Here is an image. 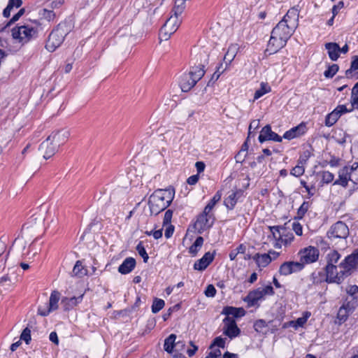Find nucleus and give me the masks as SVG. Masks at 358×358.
<instances>
[{"instance_id": "obj_54", "label": "nucleus", "mask_w": 358, "mask_h": 358, "mask_svg": "<svg viewBox=\"0 0 358 358\" xmlns=\"http://www.w3.org/2000/svg\"><path fill=\"white\" fill-rule=\"evenodd\" d=\"M292 229L295 232V234L298 236H301L303 234V228L300 223L297 222H294L292 223Z\"/></svg>"}, {"instance_id": "obj_28", "label": "nucleus", "mask_w": 358, "mask_h": 358, "mask_svg": "<svg viewBox=\"0 0 358 358\" xmlns=\"http://www.w3.org/2000/svg\"><path fill=\"white\" fill-rule=\"evenodd\" d=\"M83 297V294H81L78 297L64 298L62 300V305L63 306L64 310H69L73 308L78 303L81 302Z\"/></svg>"}, {"instance_id": "obj_32", "label": "nucleus", "mask_w": 358, "mask_h": 358, "mask_svg": "<svg viewBox=\"0 0 358 358\" xmlns=\"http://www.w3.org/2000/svg\"><path fill=\"white\" fill-rule=\"evenodd\" d=\"M340 258L341 255L337 251H330L327 255V266H336L335 264H336L338 262Z\"/></svg>"}, {"instance_id": "obj_39", "label": "nucleus", "mask_w": 358, "mask_h": 358, "mask_svg": "<svg viewBox=\"0 0 358 358\" xmlns=\"http://www.w3.org/2000/svg\"><path fill=\"white\" fill-rule=\"evenodd\" d=\"M310 206V204L308 201H303V203L299 207V208L298 209L297 215L296 218L299 220L302 219L304 217L305 214L308 210Z\"/></svg>"}, {"instance_id": "obj_62", "label": "nucleus", "mask_w": 358, "mask_h": 358, "mask_svg": "<svg viewBox=\"0 0 358 358\" xmlns=\"http://www.w3.org/2000/svg\"><path fill=\"white\" fill-rule=\"evenodd\" d=\"M24 9L21 8L15 15L13 16V17L10 20V22H14L18 20V19L24 14Z\"/></svg>"}, {"instance_id": "obj_43", "label": "nucleus", "mask_w": 358, "mask_h": 358, "mask_svg": "<svg viewBox=\"0 0 358 358\" xmlns=\"http://www.w3.org/2000/svg\"><path fill=\"white\" fill-rule=\"evenodd\" d=\"M304 172L305 169L303 166V163L301 161H299L298 164L291 170L290 174L296 177H299L302 176Z\"/></svg>"}, {"instance_id": "obj_40", "label": "nucleus", "mask_w": 358, "mask_h": 358, "mask_svg": "<svg viewBox=\"0 0 358 358\" xmlns=\"http://www.w3.org/2000/svg\"><path fill=\"white\" fill-rule=\"evenodd\" d=\"M268 229L274 239H278V236L282 235L283 231H286L285 227L282 225L268 227Z\"/></svg>"}, {"instance_id": "obj_35", "label": "nucleus", "mask_w": 358, "mask_h": 358, "mask_svg": "<svg viewBox=\"0 0 358 358\" xmlns=\"http://www.w3.org/2000/svg\"><path fill=\"white\" fill-rule=\"evenodd\" d=\"M271 91L270 86L265 83H261V87L256 90L255 95H254V101L255 100H257L262 96H264L265 94L268 93Z\"/></svg>"}, {"instance_id": "obj_34", "label": "nucleus", "mask_w": 358, "mask_h": 358, "mask_svg": "<svg viewBox=\"0 0 358 358\" xmlns=\"http://www.w3.org/2000/svg\"><path fill=\"white\" fill-rule=\"evenodd\" d=\"M358 70V56H354L351 62L350 68L345 71V76L351 78L354 76V71Z\"/></svg>"}, {"instance_id": "obj_16", "label": "nucleus", "mask_w": 358, "mask_h": 358, "mask_svg": "<svg viewBox=\"0 0 358 358\" xmlns=\"http://www.w3.org/2000/svg\"><path fill=\"white\" fill-rule=\"evenodd\" d=\"M303 268V263L289 261L282 264L279 268L278 272L281 275H288L293 273L301 271Z\"/></svg>"}, {"instance_id": "obj_27", "label": "nucleus", "mask_w": 358, "mask_h": 358, "mask_svg": "<svg viewBox=\"0 0 358 358\" xmlns=\"http://www.w3.org/2000/svg\"><path fill=\"white\" fill-rule=\"evenodd\" d=\"M325 48L327 50L329 58L332 61H336L339 57L340 46L336 43H327Z\"/></svg>"}, {"instance_id": "obj_64", "label": "nucleus", "mask_w": 358, "mask_h": 358, "mask_svg": "<svg viewBox=\"0 0 358 358\" xmlns=\"http://www.w3.org/2000/svg\"><path fill=\"white\" fill-rule=\"evenodd\" d=\"M49 338L55 344H56V345L59 344L58 336H57V333L55 331H52V332L50 333Z\"/></svg>"}, {"instance_id": "obj_37", "label": "nucleus", "mask_w": 358, "mask_h": 358, "mask_svg": "<svg viewBox=\"0 0 358 358\" xmlns=\"http://www.w3.org/2000/svg\"><path fill=\"white\" fill-rule=\"evenodd\" d=\"M352 111L355 108H358V82L355 85L352 89L351 99H350Z\"/></svg>"}, {"instance_id": "obj_24", "label": "nucleus", "mask_w": 358, "mask_h": 358, "mask_svg": "<svg viewBox=\"0 0 358 358\" xmlns=\"http://www.w3.org/2000/svg\"><path fill=\"white\" fill-rule=\"evenodd\" d=\"M222 313L227 315L226 317H241L245 315V310L243 308L227 306L224 308Z\"/></svg>"}, {"instance_id": "obj_15", "label": "nucleus", "mask_w": 358, "mask_h": 358, "mask_svg": "<svg viewBox=\"0 0 358 358\" xmlns=\"http://www.w3.org/2000/svg\"><path fill=\"white\" fill-rule=\"evenodd\" d=\"M60 299V294L57 291H53L50 296L49 304L47 308L38 307V313L41 316H47L51 311L57 310L58 302Z\"/></svg>"}, {"instance_id": "obj_42", "label": "nucleus", "mask_w": 358, "mask_h": 358, "mask_svg": "<svg viewBox=\"0 0 358 358\" xmlns=\"http://www.w3.org/2000/svg\"><path fill=\"white\" fill-rule=\"evenodd\" d=\"M165 305V302L164 300L160 299H155L152 305V312L153 313H157L160 311Z\"/></svg>"}, {"instance_id": "obj_31", "label": "nucleus", "mask_w": 358, "mask_h": 358, "mask_svg": "<svg viewBox=\"0 0 358 358\" xmlns=\"http://www.w3.org/2000/svg\"><path fill=\"white\" fill-rule=\"evenodd\" d=\"M176 336L173 334L165 339L164 348V350L166 351L168 353H174L175 345L176 344Z\"/></svg>"}, {"instance_id": "obj_10", "label": "nucleus", "mask_w": 358, "mask_h": 358, "mask_svg": "<svg viewBox=\"0 0 358 358\" xmlns=\"http://www.w3.org/2000/svg\"><path fill=\"white\" fill-rule=\"evenodd\" d=\"M358 264V249L347 256L338 265L339 269L342 270L345 276L350 275L351 271L354 270Z\"/></svg>"}, {"instance_id": "obj_8", "label": "nucleus", "mask_w": 358, "mask_h": 358, "mask_svg": "<svg viewBox=\"0 0 358 358\" xmlns=\"http://www.w3.org/2000/svg\"><path fill=\"white\" fill-rule=\"evenodd\" d=\"M348 236V227L341 221H338L333 224L327 232V236L331 241L337 239L345 240Z\"/></svg>"}, {"instance_id": "obj_51", "label": "nucleus", "mask_w": 358, "mask_h": 358, "mask_svg": "<svg viewBox=\"0 0 358 358\" xmlns=\"http://www.w3.org/2000/svg\"><path fill=\"white\" fill-rule=\"evenodd\" d=\"M266 327V323L264 320H257L254 324L255 330L257 332H262L263 329Z\"/></svg>"}, {"instance_id": "obj_53", "label": "nucleus", "mask_w": 358, "mask_h": 358, "mask_svg": "<svg viewBox=\"0 0 358 358\" xmlns=\"http://www.w3.org/2000/svg\"><path fill=\"white\" fill-rule=\"evenodd\" d=\"M307 321V316L298 318L296 321L290 322L291 326L297 328L298 327H303Z\"/></svg>"}, {"instance_id": "obj_38", "label": "nucleus", "mask_w": 358, "mask_h": 358, "mask_svg": "<svg viewBox=\"0 0 358 358\" xmlns=\"http://www.w3.org/2000/svg\"><path fill=\"white\" fill-rule=\"evenodd\" d=\"M278 238L281 240V242L285 245H287L291 244V243L293 241L294 238V236L292 233H286V231H283L282 235H279Z\"/></svg>"}, {"instance_id": "obj_11", "label": "nucleus", "mask_w": 358, "mask_h": 358, "mask_svg": "<svg viewBox=\"0 0 358 358\" xmlns=\"http://www.w3.org/2000/svg\"><path fill=\"white\" fill-rule=\"evenodd\" d=\"M300 256V263H303V266L305 264H311L315 262L319 257V250L315 247L309 246L303 250H301L299 252Z\"/></svg>"}, {"instance_id": "obj_36", "label": "nucleus", "mask_w": 358, "mask_h": 358, "mask_svg": "<svg viewBox=\"0 0 358 358\" xmlns=\"http://www.w3.org/2000/svg\"><path fill=\"white\" fill-rule=\"evenodd\" d=\"M222 194L220 192H216V194L213 196L209 203L206 205L204 208L205 213H210V211L215 206L217 202H218L221 199Z\"/></svg>"}, {"instance_id": "obj_7", "label": "nucleus", "mask_w": 358, "mask_h": 358, "mask_svg": "<svg viewBox=\"0 0 358 358\" xmlns=\"http://www.w3.org/2000/svg\"><path fill=\"white\" fill-rule=\"evenodd\" d=\"M36 29L29 25L16 26L12 29L13 39L20 43L24 44L36 37Z\"/></svg>"}, {"instance_id": "obj_33", "label": "nucleus", "mask_w": 358, "mask_h": 358, "mask_svg": "<svg viewBox=\"0 0 358 358\" xmlns=\"http://www.w3.org/2000/svg\"><path fill=\"white\" fill-rule=\"evenodd\" d=\"M203 243V238L201 236H199L195 240L194 243L189 247V252L192 255L195 256L199 249L201 248Z\"/></svg>"}, {"instance_id": "obj_45", "label": "nucleus", "mask_w": 358, "mask_h": 358, "mask_svg": "<svg viewBox=\"0 0 358 358\" xmlns=\"http://www.w3.org/2000/svg\"><path fill=\"white\" fill-rule=\"evenodd\" d=\"M320 175L322 177V182L326 184L331 182L334 179V175L328 171H321Z\"/></svg>"}, {"instance_id": "obj_1", "label": "nucleus", "mask_w": 358, "mask_h": 358, "mask_svg": "<svg viewBox=\"0 0 358 358\" xmlns=\"http://www.w3.org/2000/svg\"><path fill=\"white\" fill-rule=\"evenodd\" d=\"M296 28V27L287 24L286 22L280 21L271 31L267 51H269L271 54L283 48Z\"/></svg>"}, {"instance_id": "obj_52", "label": "nucleus", "mask_w": 358, "mask_h": 358, "mask_svg": "<svg viewBox=\"0 0 358 358\" xmlns=\"http://www.w3.org/2000/svg\"><path fill=\"white\" fill-rule=\"evenodd\" d=\"M215 345L224 348L225 346V340L221 337H216L210 345V348L212 349Z\"/></svg>"}, {"instance_id": "obj_26", "label": "nucleus", "mask_w": 358, "mask_h": 358, "mask_svg": "<svg viewBox=\"0 0 358 358\" xmlns=\"http://www.w3.org/2000/svg\"><path fill=\"white\" fill-rule=\"evenodd\" d=\"M136 266V260L133 257L126 258L119 266L118 271L122 274L129 273Z\"/></svg>"}, {"instance_id": "obj_6", "label": "nucleus", "mask_w": 358, "mask_h": 358, "mask_svg": "<svg viewBox=\"0 0 358 358\" xmlns=\"http://www.w3.org/2000/svg\"><path fill=\"white\" fill-rule=\"evenodd\" d=\"M349 181L358 185V162H354L351 166H346L340 169L338 178L334 181V185L346 187Z\"/></svg>"}, {"instance_id": "obj_44", "label": "nucleus", "mask_w": 358, "mask_h": 358, "mask_svg": "<svg viewBox=\"0 0 358 358\" xmlns=\"http://www.w3.org/2000/svg\"><path fill=\"white\" fill-rule=\"evenodd\" d=\"M73 273L75 275H77L79 277L83 276L86 274V270L84 269L80 261L76 262V263L73 267Z\"/></svg>"}, {"instance_id": "obj_19", "label": "nucleus", "mask_w": 358, "mask_h": 358, "mask_svg": "<svg viewBox=\"0 0 358 358\" xmlns=\"http://www.w3.org/2000/svg\"><path fill=\"white\" fill-rule=\"evenodd\" d=\"M69 136V131L62 129L56 132H52L48 136V138L52 141L54 145L58 149L60 145L64 144L68 141Z\"/></svg>"}, {"instance_id": "obj_49", "label": "nucleus", "mask_w": 358, "mask_h": 358, "mask_svg": "<svg viewBox=\"0 0 358 358\" xmlns=\"http://www.w3.org/2000/svg\"><path fill=\"white\" fill-rule=\"evenodd\" d=\"M20 339L25 341L27 344H29L31 338V330L26 327L22 332L20 336Z\"/></svg>"}, {"instance_id": "obj_29", "label": "nucleus", "mask_w": 358, "mask_h": 358, "mask_svg": "<svg viewBox=\"0 0 358 358\" xmlns=\"http://www.w3.org/2000/svg\"><path fill=\"white\" fill-rule=\"evenodd\" d=\"M241 194V191H237L230 194L224 200V205L229 210H232L237 203V201Z\"/></svg>"}, {"instance_id": "obj_46", "label": "nucleus", "mask_w": 358, "mask_h": 358, "mask_svg": "<svg viewBox=\"0 0 358 358\" xmlns=\"http://www.w3.org/2000/svg\"><path fill=\"white\" fill-rule=\"evenodd\" d=\"M41 15L44 19L47 20L49 22L54 20L56 15L52 10H50L48 8L43 9L41 10Z\"/></svg>"}, {"instance_id": "obj_21", "label": "nucleus", "mask_w": 358, "mask_h": 358, "mask_svg": "<svg viewBox=\"0 0 358 358\" xmlns=\"http://www.w3.org/2000/svg\"><path fill=\"white\" fill-rule=\"evenodd\" d=\"M306 131V127L304 123H301L296 127H294L287 131L284 135L283 138L287 140H291L294 138H297L305 134Z\"/></svg>"}, {"instance_id": "obj_3", "label": "nucleus", "mask_w": 358, "mask_h": 358, "mask_svg": "<svg viewBox=\"0 0 358 358\" xmlns=\"http://www.w3.org/2000/svg\"><path fill=\"white\" fill-rule=\"evenodd\" d=\"M182 3L183 1L182 0L175 1V4L172 10L173 14L166 21L159 31V38L161 41H167L178 29L182 22L180 16L184 11Z\"/></svg>"}, {"instance_id": "obj_48", "label": "nucleus", "mask_w": 358, "mask_h": 358, "mask_svg": "<svg viewBox=\"0 0 358 358\" xmlns=\"http://www.w3.org/2000/svg\"><path fill=\"white\" fill-rule=\"evenodd\" d=\"M6 250V245L3 243H0V263H2L5 266L9 255V252L3 256V253Z\"/></svg>"}, {"instance_id": "obj_59", "label": "nucleus", "mask_w": 358, "mask_h": 358, "mask_svg": "<svg viewBox=\"0 0 358 358\" xmlns=\"http://www.w3.org/2000/svg\"><path fill=\"white\" fill-rule=\"evenodd\" d=\"M247 154L239 151L237 155L235 156V159L236 162L242 163L245 161Z\"/></svg>"}, {"instance_id": "obj_18", "label": "nucleus", "mask_w": 358, "mask_h": 358, "mask_svg": "<svg viewBox=\"0 0 358 358\" xmlns=\"http://www.w3.org/2000/svg\"><path fill=\"white\" fill-rule=\"evenodd\" d=\"M258 139L260 143H263L266 141H273L275 142L282 141V137L273 132L269 124L266 125L262 129Z\"/></svg>"}, {"instance_id": "obj_56", "label": "nucleus", "mask_w": 358, "mask_h": 358, "mask_svg": "<svg viewBox=\"0 0 358 358\" xmlns=\"http://www.w3.org/2000/svg\"><path fill=\"white\" fill-rule=\"evenodd\" d=\"M172 215H173V211L171 210H168L166 211V213L164 214V221H163L164 225L169 224L171 222Z\"/></svg>"}, {"instance_id": "obj_14", "label": "nucleus", "mask_w": 358, "mask_h": 358, "mask_svg": "<svg viewBox=\"0 0 358 358\" xmlns=\"http://www.w3.org/2000/svg\"><path fill=\"white\" fill-rule=\"evenodd\" d=\"M352 109H348L345 105H338L331 113H329L325 118V125L333 126L344 113L351 112Z\"/></svg>"}, {"instance_id": "obj_4", "label": "nucleus", "mask_w": 358, "mask_h": 358, "mask_svg": "<svg viewBox=\"0 0 358 358\" xmlns=\"http://www.w3.org/2000/svg\"><path fill=\"white\" fill-rule=\"evenodd\" d=\"M201 63L197 66L192 67L188 73L182 75L180 80V86L182 92L189 91L205 74L204 64Z\"/></svg>"}, {"instance_id": "obj_22", "label": "nucleus", "mask_w": 358, "mask_h": 358, "mask_svg": "<svg viewBox=\"0 0 358 358\" xmlns=\"http://www.w3.org/2000/svg\"><path fill=\"white\" fill-rule=\"evenodd\" d=\"M214 254L208 252L194 264V268L197 271H203L213 262Z\"/></svg>"}, {"instance_id": "obj_5", "label": "nucleus", "mask_w": 358, "mask_h": 358, "mask_svg": "<svg viewBox=\"0 0 358 358\" xmlns=\"http://www.w3.org/2000/svg\"><path fill=\"white\" fill-rule=\"evenodd\" d=\"M70 31V27L66 23H60L50 34L45 44L49 52H54L63 43L64 38Z\"/></svg>"}, {"instance_id": "obj_17", "label": "nucleus", "mask_w": 358, "mask_h": 358, "mask_svg": "<svg viewBox=\"0 0 358 358\" xmlns=\"http://www.w3.org/2000/svg\"><path fill=\"white\" fill-rule=\"evenodd\" d=\"M223 322L224 325L223 333L224 335L227 336L230 338H233L240 334L241 330L237 327L234 318L225 317Z\"/></svg>"}, {"instance_id": "obj_25", "label": "nucleus", "mask_w": 358, "mask_h": 358, "mask_svg": "<svg viewBox=\"0 0 358 358\" xmlns=\"http://www.w3.org/2000/svg\"><path fill=\"white\" fill-rule=\"evenodd\" d=\"M239 50V47L238 44H231L227 52H226L224 57V62L225 63V69H227L229 65L231 63V62L234 59L238 51Z\"/></svg>"}, {"instance_id": "obj_12", "label": "nucleus", "mask_w": 358, "mask_h": 358, "mask_svg": "<svg viewBox=\"0 0 358 358\" xmlns=\"http://www.w3.org/2000/svg\"><path fill=\"white\" fill-rule=\"evenodd\" d=\"M213 223V214L205 213L204 211L198 216L194 223V228L199 234L209 229Z\"/></svg>"}, {"instance_id": "obj_30", "label": "nucleus", "mask_w": 358, "mask_h": 358, "mask_svg": "<svg viewBox=\"0 0 358 358\" xmlns=\"http://www.w3.org/2000/svg\"><path fill=\"white\" fill-rule=\"evenodd\" d=\"M254 259L259 267H266L272 261V257L269 254H256Z\"/></svg>"}, {"instance_id": "obj_58", "label": "nucleus", "mask_w": 358, "mask_h": 358, "mask_svg": "<svg viewBox=\"0 0 358 358\" xmlns=\"http://www.w3.org/2000/svg\"><path fill=\"white\" fill-rule=\"evenodd\" d=\"M343 7L344 3L343 1H339L338 4L334 5L332 8V13L334 14V16H336L338 14L339 10H341Z\"/></svg>"}, {"instance_id": "obj_9", "label": "nucleus", "mask_w": 358, "mask_h": 358, "mask_svg": "<svg viewBox=\"0 0 358 358\" xmlns=\"http://www.w3.org/2000/svg\"><path fill=\"white\" fill-rule=\"evenodd\" d=\"M274 290L271 285H266L264 287H259L257 289L249 292L246 296L245 301L250 306H255L258 301L262 299L265 296H272L274 294Z\"/></svg>"}, {"instance_id": "obj_23", "label": "nucleus", "mask_w": 358, "mask_h": 358, "mask_svg": "<svg viewBox=\"0 0 358 358\" xmlns=\"http://www.w3.org/2000/svg\"><path fill=\"white\" fill-rule=\"evenodd\" d=\"M299 10L296 7L290 8L282 20L296 27L298 26Z\"/></svg>"}, {"instance_id": "obj_13", "label": "nucleus", "mask_w": 358, "mask_h": 358, "mask_svg": "<svg viewBox=\"0 0 358 358\" xmlns=\"http://www.w3.org/2000/svg\"><path fill=\"white\" fill-rule=\"evenodd\" d=\"M338 266H326V278L325 281L327 282H336L340 284L345 278L342 270L338 271Z\"/></svg>"}, {"instance_id": "obj_57", "label": "nucleus", "mask_w": 358, "mask_h": 358, "mask_svg": "<svg viewBox=\"0 0 358 358\" xmlns=\"http://www.w3.org/2000/svg\"><path fill=\"white\" fill-rule=\"evenodd\" d=\"M338 317L340 320L345 321L347 318V309L344 306L340 308L338 313Z\"/></svg>"}, {"instance_id": "obj_60", "label": "nucleus", "mask_w": 358, "mask_h": 358, "mask_svg": "<svg viewBox=\"0 0 358 358\" xmlns=\"http://www.w3.org/2000/svg\"><path fill=\"white\" fill-rule=\"evenodd\" d=\"M22 3V0H9L8 4L9 5V7H11L13 9L14 7L17 8L20 7Z\"/></svg>"}, {"instance_id": "obj_20", "label": "nucleus", "mask_w": 358, "mask_h": 358, "mask_svg": "<svg viewBox=\"0 0 358 358\" xmlns=\"http://www.w3.org/2000/svg\"><path fill=\"white\" fill-rule=\"evenodd\" d=\"M57 148L54 145L48 137L44 141L39 147V150L43 154L45 159L50 158L57 151Z\"/></svg>"}, {"instance_id": "obj_2", "label": "nucleus", "mask_w": 358, "mask_h": 358, "mask_svg": "<svg viewBox=\"0 0 358 358\" xmlns=\"http://www.w3.org/2000/svg\"><path fill=\"white\" fill-rule=\"evenodd\" d=\"M175 195L173 188L155 190L149 197L148 206L150 215H158L164 210L172 202Z\"/></svg>"}, {"instance_id": "obj_41", "label": "nucleus", "mask_w": 358, "mask_h": 358, "mask_svg": "<svg viewBox=\"0 0 358 358\" xmlns=\"http://www.w3.org/2000/svg\"><path fill=\"white\" fill-rule=\"evenodd\" d=\"M339 66L336 64L329 66L328 69L324 72V76L327 78H333L338 71Z\"/></svg>"}, {"instance_id": "obj_55", "label": "nucleus", "mask_w": 358, "mask_h": 358, "mask_svg": "<svg viewBox=\"0 0 358 358\" xmlns=\"http://www.w3.org/2000/svg\"><path fill=\"white\" fill-rule=\"evenodd\" d=\"M216 294V289L213 285H209L207 286L205 290V294L208 297H213Z\"/></svg>"}, {"instance_id": "obj_47", "label": "nucleus", "mask_w": 358, "mask_h": 358, "mask_svg": "<svg viewBox=\"0 0 358 358\" xmlns=\"http://www.w3.org/2000/svg\"><path fill=\"white\" fill-rule=\"evenodd\" d=\"M136 250H137L138 253L139 254V255L143 257V262H147L149 257H148V255L147 254L146 250L141 242H140L137 245Z\"/></svg>"}, {"instance_id": "obj_61", "label": "nucleus", "mask_w": 358, "mask_h": 358, "mask_svg": "<svg viewBox=\"0 0 358 358\" xmlns=\"http://www.w3.org/2000/svg\"><path fill=\"white\" fill-rule=\"evenodd\" d=\"M173 231H174V227L173 225H169L165 229V233H164L165 237L166 238H170L173 235Z\"/></svg>"}, {"instance_id": "obj_63", "label": "nucleus", "mask_w": 358, "mask_h": 358, "mask_svg": "<svg viewBox=\"0 0 358 358\" xmlns=\"http://www.w3.org/2000/svg\"><path fill=\"white\" fill-rule=\"evenodd\" d=\"M199 180L198 175H194L187 178V182L189 185H195Z\"/></svg>"}, {"instance_id": "obj_50", "label": "nucleus", "mask_w": 358, "mask_h": 358, "mask_svg": "<svg viewBox=\"0 0 358 358\" xmlns=\"http://www.w3.org/2000/svg\"><path fill=\"white\" fill-rule=\"evenodd\" d=\"M185 346V345L183 341L176 342V344L175 345V348H174L175 354L173 355V356L176 357L180 356L181 355V353L180 352L184 350Z\"/></svg>"}]
</instances>
